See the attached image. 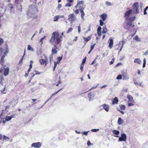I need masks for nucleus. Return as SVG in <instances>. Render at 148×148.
<instances>
[{"mask_svg":"<svg viewBox=\"0 0 148 148\" xmlns=\"http://www.w3.org/2000/svg\"><path fill=\"white\" fill-rule=\"evenodd\" d=\"M4 42V40L2 38H0V46H1Z\"/></svg>","mask_w":148,"mask_h":148,"instance_id":"c03bdc74","label":"nucleus"},{"mask_svg":"<svg viewBox=\"0 0 148 148\" xmlns=\"http://www.w3.org/2000/svg\"><path fill=\"white\" fill-rule=\"evenodd\" d=\"M127 136L126 134L123 133L121 135V136L119 138V141H125L126 140Z\"/></svg>","mask_w":148,"mask_h":148,"instance_id":"6e6552de","label":"nucleus"},{"mask_svg":"<svg viewBox=\"0 0 148 148\" xmlns=\"http://www.w3.org/2000/svg\"><path fill=\"white\" fill-rule=\"evenodd\" d=\"M77 36H75V38L73 39V41H76L77 40Z\"/></svg>","mask_w":148,"mask_h":148,"instance_id":"774afa93","label":"nucleus"},{"mask_svg":"<svg viewBox=\"0 0 148 148\" xmlns=\"http://www.w3.org/2000/svg\"><path fill=\"white\" fill-rule=\"evenodd\" d=\"M119 101L117 97H116L112 101V104L113 105L114 104H117L118 103Z\"/></svg>","mask_w":148,"mask_h":148,"instance_id":"412c9836","label":"nucleus"},{"mask_svg":"<svg viewBox=\"0 0 148 148\" xmlns=\"http://www.w3.org/2000/svg\"><path fill=\"white\" fill-rule=\"evenodd\" d=\"M99 130V129H92L91 130V131L92 132H96Z\"/></svg>","mask_w":148,"mask_h":148,"instance_id":"79ce46f5","label":"nucleus"},{"mask_svg":"<svg viewBox=\"0 0 148 148\" xmlns=\"http://www.w3.org/2000/svg\"><path fill=\"white\" fill-rule=\"evenodd\" d=\"M39 62L41 65L46 66L48 63V59L47 57H45V59H41L39 60Z\"/></svg>","mask_w":148,"mask_h":148,"instance_id":"20e7f679","label":"nucleus"},{"mask_svg":"<svg viewBox=\"0 0 148 148\" xmlns=\"http://www.w3.org/2000/svg\"><path fill=\"white\" fill-rule=\"evenodd\" d=\"M59 17H62V16H55L54 18L53 21H57Z\"/></svg>","mask_w":148,"mask_h":148,"instance_id":"c85d7f7f","label":"nucleus"},{"mask_svg":"<svg viewBox=\"0 0 148 148\" xmlns=\"http://www.w3.org/2000/svg\"><path fill=\"white\" fill-rule=\"evenodd\" d=\"M132 10L131 9L126 11L124 14L125 17H129L130 14L132 13Z\"/></svg>","mask_w":148,"mask_h":148,"instance_id":"f3484780","label":"nucleus"},{"mask_svg":"<svg viewBox=\"0 0 148 148\" xmlns=\"http://www.w3.org/2000/svg\"><path fill=\"white\" fill-rule=\"evenodd\" d=\"M123 122V121L121 117L119 118L118 121V124L119 125H121L122 124Z\"/></svg>","mask_w":148,"mask_h":148,"instance_id":"393cba45","label":"nucleus"},{"mask_svg":"<svg viewBox=\"0 0 148 148\" xmlns=\"http://www.w3.org/2000/svg\"><path fill=\"white\" fill-rule=\"evenodd\" d=\"M11 119L10 116H6L5 118L6 121H8Z\"/></svg>","mask_w":148,"mask_h":148,"instance_id":"7c9ffc66","label":"nucleus"},{"mask_svg":"<svg viewBox=\"0 0 148 148\" xmlns=\"http://www.w3.org/2000/svg\"><path fill=\"white\" fill-rule=\"evenodd\" d=\"M9 138L7 137V136H5V135H3L2 136V140H3V139L6 140L7 139H9Z\"/></svg>","mask_w":148,"mask_h":148,"instance_id":"8fccbe9b","label":"nucleus"},{"mask_svg":"<svg viewBox=\"0 0 148 148\" xmlns=\"http://www.w3.org/2000/svg\"><path fill=\"white\" fill-rule=\"evenodd\" d=\"M73 29V28L72 27L70 28L66 32V33L68 34L70 32H71Z\"/></svg>","mask_w":148,"mask_h":148,"instance_id":"e433bc0d","label":"nucleus"},{"mask_svg":"<svg viewBox=\"0 0 148 148\" xmlns=\"http://www.w3.org/2000/svg\"><path fill=\"white\" fill-rule=\"evenodd\" d=\"M62 58V55L61 57H57V59L58 60L57 62L54 61V66L53 68V71H55V69L57 66V65L58 64H59L60 63V61L61 60Z\"/></svg>","mask_w":148,"mask_h":148,"instance_id":"0eeeda50","label":"nucleus"},{"mask_svg":"<svg viewBox=\"0 0 148 148\" xmlns=\"http://www.w3.org/2000/svg\"><path fill=\"white\" fill-rule=\"evenodd\" d=\"M107 30L106 27H105V28H104V27H103V30L102 31V33L103 34L106 33L107 32Z\"/></svg>","mask_w":148,"mask_h":148,"instance_id":"2f4dec72","label":"nucleus"},{"mask_svg":"<svg viewBox=\"0 0 148 148\" xmlns=\"http://www.w3.org/2000/svg\"><path fill=\"white\" fill-rule=\"evenodd\" d=\"M53 55L51 54V55H50V56L49 57V60L50 61V64H51L52 62L53 61Z\"/></svg>","mask_w":148,"mask_h":148,"instance_id":"a878e982","label":"nucleus"},{"mask_svg":"<svg viewBox=\"0 0 148 148\" xmlns=\"http://www.w3.org/2000/svg\"><path fill=\"white\" fill-rule=\"evenodd\" d=\"M109 40L108 47L110 49H111L113 47V40L112 39L110 38L109 39Z\"/></svg>","mask_w":148,"mask_h":148,"instance_id":"2eb2a0df","label":"nucleus"},{"mask_svg":"<svg viewBox=\"0 0 148 148\" xmlns=\"http://www.w3.org/2000/svg\"><path fill=\"white\" fill-rule=\"evenodd\" d=\"M106 4L108 6H110L112 5L111 3L108 1L106 2Z\"/></svg>","mask_w":148,"mask_h":148,"instance_id":"a19ab883","label":"nucleus"},{"mask_svg":"<svg viewBox=\"0 0 148 148\" xmlns=\"http://www.w3.org/2000/svg\"><path fill=\"white\" fill-rule=\"evenodd\" d=\"M134 62L135 63H137L139 64H141V61L140 59L137 58L135 59L134 60Z\"/></svg>","mask_w":148,"mask_h":148,"instance_id":"aec40b11","label":"nucleus"},{"mask_svg":"<svg viewBox=\"0 0 148 148\" xmlns=\"http://www.w3.org/2000/svg\"><path fill=\"white\" fill-rule=\"evenodd\" d=\"M16 115V114H13L11 116H10L11 119H12V118L14 117Z\"/></svg>","mask_w":148,"mask_h":148,"instance_id":"680f3d73","label":"nucleus"},{"mask_svg":"<svg viewBox=\"0 0 148 148\" xmlns=\"http://www.w3.org/2000/svg\"><path fill=\"white\" fill-rule=\"evenodd\" d=\"M146 60L145 58H144L143 60V67L144 68L145 66Z\"/></svg>","mask_w":148,"mask_h":148,"instance_id":"58836bf2","label":"nucleus"},{"mask_svg":"<svg viewBox=\"0 0 148 148\" xmlns=\"http://www.w3.org/2000/svg\"><path fill=\"white\" fill-rule=\"evenodd\" d=\"M59 81L58 82V83L60 84L61 83V78L60 77H59Z\"/></svg>","mask_w":148,"mask_h":148,"instance_id":"69168bd1","label":"nucleus"},{"mask_svg":"<svg viewBox=\"0 0 148 148\" xmlns=\"http://www.w3.org/2000/svg\"><path fill=\"white\" fill-rule=\"evenodd\" d=\"M112 132L114 135H116L114 136L116 137H119V136L118 135L119 134L120 132L119 131L116 130H114L112 131Z\"/></svg>","mask_w":148,"mask_h":148,"instance_id":"dca6fc26","label":"nucleus"},{"mask_svg":"<svg viewBox=\"0 0 148 148\" xmlns=\"http://www.w3.org/2000/svg\"><path fill=\"white\" fill-rule=\"evenodd\" d=\"M87 145H88L89 146L91 145H92V144L91 143L90 141H88L87 142Z\"/></svg>","mask_w":148,"mask_h":148,"instance_id":"052dcab7","label":"nucleus"},{"mask_svg":"<svg viewBox=\"0 0 148 148\" xmlns=\"http://www.w3.org/2000/svg\"><path fill=\"white\" fill-rule=\"evenodd\" d=\"M77 4L75 6V8L77 9V8H79V7H81L82 8V7L79 5L80 4H82V5H83L84 3V1H79V0H77Z\"/></svg>","mask_w":148,"mask_h":148,"instance_id":"ddd939ff","label":"nucleus"},{"mask_svg":"<svg viewBox=\"0 0 148 148\" xmlns=\"http://www.w3.org/2000/svg\"><path fill=\"white\" fill-rule=\"evenodd\" d=\"M27 49L29 50L33 51V49L29 45H28Z\"/></svg>","mask_w":148,"mask_h":148,"instance_id":"72a5a7b5","label":"nucleus"},{"mask_svg":"<svg viewBox=\"0 0 148 148\" xmlns=\"http://www.w3.org/2000/svg\"><path fill=\"white\" fill-rule=\"evenodd\" d=\"M95 45H96L95 43H94L93 45H91V46L90 49L92 50L93 49L94 47H95Z\"/></svg>","mask_w":148,"mask_h":148,"instance_id":"49530a36","label":"nucleus"},{"mask_svg":"<svg viewBox=\"0 0 148 148\" xmlns=\"http://www.w3.org/2000/svg\"><path fill=\"white\" fill-rule=\"evenodd\" d=\"M134 84H135V85L136 86H141V83L139 82H138L136 81H134Z\"/></svg>","mask_w":148,"mask_h":148,"instance_id":"c756f323","label":"nucleus"},{"mask_svg":"<svg viewBox=\"0 0 148 148\" xmlns=\"http://www.w3.org/2000/svg\"><path fill=\"white\" fill-rule=\"evenodd\" d=\"M134 39L136 41H139L140 40L138 36H136L134 38Z\"/></svg>","mask_w":148,"mask_h":148,"instance_id":"473e14b6","label":"nucleus"},{"mask_svg":"<svg viewBox=\"0 0 148 148\" xmlns=\"http://www.w3.org/2000/svg\"><path fill=\"white\" fill-rule=\"evenodd\" d=\"M79 25H80V24H79ZM78 31L79 33L81 31V27L80 25H79V26L78 27Z\"/></svg>","mask_w":148,"mask_h":148,"instance_id":"4d7b16f0","label":"nucleus"},{"mask_svg":"<svg viewBox=\"0 0 148 148\" xmlns=\"http://www.w3.org/2000/svg\"><path fill=\"white\" fill-rule=\"evenodd\" d=\"M101 27L99 26L97 29V32H101Z\"/></svg>","mask_w":148,"mask_h":148,"instance_id":"864d4df0","label":"nucleus"},{"mask_svg":"<svg viewBox=\"0 0 148 148\" xmlns=\"http://www.w3.org/2000/svg\"><path fill=\"white\" fill-rule=\"evenodd\" d=\"M103 21L101 19L99 20L100 25L101 26H103Z\"/></svg>","mask_w":148,"mask_h":148,"instance_id":"a18cd8bd","label":"nucleus"},{"mask_svg":"<svg viewBox=\"0 0 148 148\" xmlns=\"http://www.w3.org/2000/svg\"><path fill=\"white\" fill-rule=\"evenodd\" d=\"M92 38V36L90 35L88 36L87 37H83V39L84 40V42L85 43L84 45H85L86 43L90 40Z\"/></svg>","mask_w":148,"mask_h":148,"instance_id":"9b49d317","label":"nucleus"},{"mask_svg":"<svg viewBox=\"0 0 148 148\" xmlns=\"http://www.w3.org/2000/svg\"><path fill=\"white\" fill-rule=\"evenodd\" d=\"M88 131H87V132L84 131V132H82V133L83 134L87 135L88 133Z\"/></svg>","mask_w":148,"mask_h":148,"instance_id":"13d9d810","label":"nucleus"},{"mask_svg":"<svg viewBox=\"0 0 148 148\" xmlns=\"http://www.w3.org/2000/svg\"><path fill=\"white\" fill-rule=\"evenodd\" d=\"M57 45H56L55 44V45H54L53 47L52 48L51 50V54L53 55V54H57V47L56 46Z\"/></svg>","mask_w":148,"mask_h":148,"instance_id":"9d476101","label":"nucleus"},{"mask_svg":"<svg viewBox=\"0 0 148 148\" xmlns=\"http://www.w3.org/2000/svg\"><path fill=\"white\" fill-rule=\"evenodd\" d=\"M46 37V36H45L43 37L40 40V42H41V44H42L43 43V42L42 41V40L43 39H44Z\"/></svg>","mask_w":148,"mask_h":148,"instance_id":"6e6d98bb","label":"nucleus"},{"mask_svg":"<svg viewBox=\"0 0 148 148\" xmlns=\"http://www.w3.org/2000/svg\"><path fill=\"white\" fill-rule=\"evenodd\" d=\"M76 19V17L73 13L71 14L68 16V19L70 21L71 23L75 21Z\"/></svg>","mask_w":148,"mask_h":148,"instance_id":"423d86ee","label":"nucleus"},{"mask_svg":"<svg viewBox=\"0 0 148 148\" xmlns=\"http://www.w3.org/2000/svg\"><path fill=\"white\" fill-rule=\"evenodd\" d=\"M79 11L81 13V18L82 19H83L85 15V13L83 10H84V8L83 7H82L81 8V7H79Z\"/></svg>","mask_w":148,"mask_h":148,"instance_id":"f8f14e48","label":"nucleus"},{"mask_svg":"<svg viewBox=\"0 0 148 148\" xmlns=\"http://www.w3.org/2000/svg\"><path fill=\"white\" fill-rule=\"evenodd\" d=\"M122 76L123 77V79L124 80H126L128 79V77L126 74H122Z\"/></svg>","mask_w":148,"mask_h":148,"instance_id":"cd10ccee","label":"nucleus"},{"mask_svg":"<svg viewBox=\"0 0 148 148\" xmlns=\"http://www.w3.org/2000/svg\"><path fill=\"white\" fill-rule=\"evenodd\" d=\"M23 56H22V57L21 58V59L20 60V61L19 62V63H18L19 64H20V63H21V64H22V62H23Z\"/></svg>","mask_w":148,"mask_h":148,"instance_id":"09e8293b","label":"nucleus"},{"mask_svg":"<svg viewBox=\"0 0 148 148\" xmlns=\"http://www.w3.org/2000/svg\"><path fill=\"white\" fill-rule=\"evenodd\" d=\"M148 54V50H147L146 52H145L144 55L145 56L147 55Z\"/></svg>","mask_w":148,"mask_h":148,"instance_id":"338daca9","label":"nucleus"},{"mask_svg":"<svg viewBox=\"0 0 148 148\" xmlns=\"http://www.w3.org/2000/svg\"><path fill=\"white\" fill-rule=\"evenodd\" d=\"M62 89V88L60 89V90H59L58 91L53 93L51 94V96L50 97V98L48 99L47 100V101H48L49 100H50L52 98V97L55 95L56 94H57L59 91H60V90H61Z\"/></svg>","mask_w":148,"mask_h":148,"instance_id":"5701e85b","label":"nucleus"},{"mask_svg":"<svg viewBox=\"0 0 148 148\" xmlns=\"http://www.w3.org/2000/svg\"><path fill=\"white\" fill-rule=\"evenodd\" d=\"M135 17L134 16H132L130 17L129 18V20L130 21L133 22V21H134L135 19Z\"/></svg>","mask_w":148,"mask_h":148,"instance_id":"c9c22d12","label":"nucleus"},{"mask_svg":"<svg viewBox=\"0 0 148 148\" xmlns=\"http://www.w3.org/2000/svg\"><path fill=\"white\" fill-rule=\"evenodd\" d=\"M103 109H104L106 111L108 112L109 110V106L106 104H104L102 105Z\"/></svg>","mask_w":148,"mask_h":148,"instance_id":"4468645a","label":"nucleus"},{"mask_svg":"<svg viewBox=\"0 0 148 148\" xmlns=\"http://www.w3.org/2000/svg\"><path fill=\"white\" fill-rule=\"evenodd\" d=\"M100 17L102 18V20L104 21L107 18V15L106 14H103L101 15Z\"/></svg>","mask_w":148,"mask_h":148,"instance_id":"4be33fe9","label":"nucleus"},{"mask_svg":"<svg viewBox=\"0 0 148 148\" xmlns=\"http://www.w3.org/2000/svg\"><path fill=\"white\" fill-rule=\"evenodd\" d=\"M33 63V62L32 61H30V64H29V68L30 69H31L32 68V63Z\"/></svg>","mask_w":148,"mask_h":148,"instance_id":"37998d69","label":"nucleus"},{"mask_svg":"<svg viewBox=\"0 0 148 148\" xmlns=\"http://www.w3.org/2000/svg\"><path fill=\"white\" fill-rule=\"evenodd\" d=\"M8 6L11 9L13 8V6L12 4H8Z\"/></svg>","mask_w":148,"mask_h":148,"instance_id":"3c124183","label":"nucleus"},{"mask_svg":"<svg viewBox=\"0 0 148 148\" xmlns=\"http://www.w3.org/2000/svg\"><path fill=\"white\" fill-rule=\"evenodd\" d=\"M86 59V57H85L82 60V64L84 65V64L85 63Z\"/></svg>","mask_w":148,"mask_h":148,"instance_id":"4c0bfd02","label":"nucleus"},{"mask_svg":"<svg viewBox=\"0 0 148 148\" xmlns=\"http://www.w3.org/2000/svg\"><path fill=\"white\" fill-rule=\"evenodd\" d=\"M79 10L77 9L75 11V14H77L79 13Z\"/></svg>","mask_w":148,"mask_h":148,"instance_id":"5fc2aeb1","label":"nucleus"},{"mask_svg":"<svg viewBox=\"0 0 148 148\" xmlns=\"http://www.w3.org/2000/svg\"><path fill=\"white\" fill-rule=\"evenodd\" d=\"M127 98L128 99V102H130V103H128V106L130 107L134 105L135 103L132 96L130 95H128L127 96Z\"/></svg>","mask_w":148,"mask_h":148,"instance_id":"7ed1b4c3","label":"nucleus"},{"mask_svg":"<svg viewBox=\"0 0 148 148\" xmlns=\"http://www.w3.org/2000/svg\"><path fill=\"white\" fill-rule=\"evenodd\" d=\"M132 22L130 21H128L126 25L129 26H131L132 25Z\"/></svg>","mask_w":148,"mask_h":148,"instance_id":"f704fd0d","label":"nucleus"},{"mask_svg":"<svg viewBox=\"0 0 148 148\" xmlns=\"http://www.w3.org/2000/svg\"><path fill=\"white\" fill-rule=\"evenodd\" d=\"M114 61V58H113L111 61L110 62V64H112Z\"/></svg>","mask_w":148,"mask_h":148,"instance_id":"bf43d9fd","label":"nucleus"},{"mask_svg":"<svg viewBox=\"0 0 148 148\" xmlns=\"http://www.w3.org/2000/svg\"><path fill=\"white\" fill-rule=\"evenodd\" d=\"M9 72V69L8 67L4 69V75L5 76L7 75Z\"/></svg>","mask_w":148,"mask_h":148,"instance_id":"a211bd4d","label":"nucleus"},{"mask_svg":"<svg viewBox=\"0 0 148 148\" xmlns=\"http://www.w3.org/2000/svg\"><path fill=\"white\" fill-rule=\"evenodd\" d=\"M133 10L135 14H136L139 12V4L138 2H135L133 5Z\"/></svg>","mask_w":148,"mask_h":148,"instance_id":"f03ea898","label":"nucleus"},{"mask_svg":"<svg viewBox=\"0 0 148 148\" xmlns=\"http://www.w3.org/2000/svg\"><path fill=\"white\" fill-rule=\"evenodd\" d=\"M71 6V4L70 3H67L65 5V7H70Z\"/></svg>","mask_w":148,"mask_h":148,"instance_id":"603ef678","label":"nucleus"},{"mask_svg":"<svg viewBox=\"0 0 148 148\" xmlns=\"http://www.w3.org/2000/svg\"><path fill=\"white\" fill-rule=\"evenodd\" d=\"M40 73L41 72L38 71L36 70H35L33 72V75L31 77V79H32L34 76L35 75H40Z\"/></svg>","mask_w":148,"mask_h":148,"instance_id":"6ab92c4d","label":"nucleus"},{"mask_svg":"<svg viewBox=\"0 0 148 148\" xmlns=\"http://www.w3.org/2000/svg\"><path fill=\"white\" fill-rule=\"evenodd\" d=\"M62 7V5L61 4H58V9H60Z\"/></svg>","mask_w":148,"mask_h":148,"instance_id":"0e129e2a","label":"nucleus"},{"mask_svg":"<svg viewBox=\"0 0 148 148\" xmlns=\"http://www.w3.org/2000/svg\"><path fill=\"white\" fill-rule=\"evenodd\" d=\"M122 76L121 75H119L116 77V79H121Z\"/></svg>","mask_w":148,"mask_h":148,"instance_id":"de8ad7c7","label":"nucleus"},{"mask_svg":"<svg viewBox=\"0 0 148 148\" xmlns=\"http://www.w3.org/2000/svg\"><path fill=\"white\" fill-rule=\"evenodd\" d=\"M92 93L91 92H90L88 93V97L89 98V101H90L92 98Z\"/></svg>","mask_w":148,"mask_h":148,"instance_id":"bb28decb","label":"nucleus"},{"mask_svg":"<svg viewBox=\"0 0 148 148\" xmlns=\"http://www.w3.org/2000/svg\"><path fill=\"white\" fill-rule=\"evenodd\" d=\"M63 35V32H62L61 35H59L58 32H54L52 33L49 41L51 43H55L56 45H58L61 42Z\"/></svg>","mask_w":148,"mask_h":148,"instance_id":"f257e3e1","label":"nucleus"},{"mask_svg":"<svg viewBox=\"0 0 148 148\" xmlns=\"http://www.w3.org/2000/svg\"><path fill=\"white\" fill-rule=\"evenodd\" d=\"M41 146V144L39 142L33 143L31 145L32 147L35 148H40Z\"/></svg>","mask_w":148,"mask_h":148,"instance_id":"1a4fd4ad","label":"nucleus"},{"mask_svg":"<svg viewBox=\"0 0 148 148\" xmlns=\"http://www.w3.org/2000/svg\"><path fill=\"white\" fill-rule=\"evenodd\" d=\"M121 110H125V105L123 104H120L119 105Z\"/></svg>","mask_w":148,"mask_h":148,"instance_id":"b1692460","label":"nucleus"},{"mask_svg":"<svg viewBox=\"0 0 148 148\" xmlns=\"http://www.w3.org/2000/svg\"><path fill=\"white\" fill-rule=\"evenodd\" d=\"M97 87V86H96L95 87H92L90 90H89L87 92H88V91H90V90H92V89H94V88H95Z\"/></svg>","mask_w":148,"mask_h":148,"instance_id":"e2e57ef3","label":"nucleus"},{"mask_svg":"<svg viewBox=\"0 0 148 148\" xmlns=\"http://www.w3.org/2000/svg\"><path fill=\"white\" fill-rule=\"evenodd\" d=\"M125 43L124 40H122L120 41L118 44L117 45H118V48L116 49V50H119V52L121 51L122 49L123 48V46Z\"/></svg>","mask_w":148,"mask_h":148,"instance_id":"39448f33","label":"nucleus"},{"mask_svg":"<svg viewBox=\"0 0 148 148\" xmlns=\"http://www.w3.org/2000/svg\"><path fill=\"white\" fill-rule=\"evenodd\" d=\"M84 67V65L81 64L80 67V69L81 72H82L83 71Z\"/></svg>","mask_w":148,"mask_h":148,"instance_id":"ea45409f","label":"nucleus"}]
</instances>
